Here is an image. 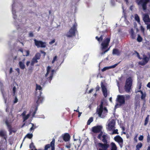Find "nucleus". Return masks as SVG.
<instances>
[{
  "instance_id": "obj_56",
  "label": "nucleus",
  "mask_w": 150,
  "mask_h": 150,
  "mask_svg": "<svg viewBox=\"0 0 150 150\" xmlns=\"http://www.w3.org/2000/svg\"><path fill=\"white\" fill-rule=\"evenodd\" d=\"M16 88L15 86H14L13 88V94H15V93H16Z\"/></svg>"
},
{
  "instance_id": "obj_45",
  "label": "nucleus",
  "mask_w": 150,
  "mask_h": 150,
  "mask_svg": "<svg viewBox=\"0 0 150 150\" xmlns=\"http://www.w3.org/2000/svg\"><path fill=\"white\" fill-rule=\"evenodd\" d=\"M42 89V87L40 86L36 85V89L40 90Z\"/></svg>"
},
{
  "instance_id": "obj_11",
  "label": "nucleus",
  "mask_w": 150,
  "mask_h": 150,
  "mask_svg": "<svg viewBox=\"0 0 150 150\" xmlns=\"http://www.w3.org/2000/svg\"><path fill=\"white\" fill-rule=\"evenodd\" d=\"M115 122L114 120L112 119L110 121L108 124V129L110 131L112 129H114L115 128Z\"/></svg>"
},
{
  "instance_id": "obj_2",
  "label": "nucleus",
  "mask_w": 150,
  "mask_h": 150,
  "mask_svg": "<svg viewBox=\"0 0 150 150\" xmlns=\"http://www.w3.org/2000/svg\"><path fill=\"white\" fill-rule=\"evenodd\" d=\"M102 141L104 143H95V145L98 150H108V149L109 147V145L108 143L107 136L106 135H103Z\"/></svg>"
},
{
  "instance_id": "obj_4",
  "label": "nucleus",
  "mask_w": 150,
  "mask_h": 150,
  "mask_svg": "<svg viewBox=\"0 0 150 150\" xmlns=\"http://www.w3.org/2000/svg\"><path fill=\"white\" fill-rule=\"evenodd\" d=\"M103 102L101 101L99 108L97 110V112L99 117L104 118L107 115L108 110L105 107L103 108Z\"/></svg>"
},
{
  "instance_id": "obj_46",
  "label": "nucleus",
  "mask_w": 150,
  "mask_h": 150,
  "mask_svg": "<svg viewBox=\"0 0 150 150\" xmlns=\"http://www.w3.org/2000/svg\"><path fill=\"white\" fill-rule=\"evenodd\" d=\"M146 94H142L141 99L144 100L145 101V98L146 97Z\"/></svg>"
},
{
  "instance_id": "obj_7",
  "label": "nucleus",
  "mask_w": 150,
  "mask_h": 150,
  "mask_svg": "<svg viewBox=\"0 0 150 150\" xmlns=\"http://www.w3.org/2000/svg\"><path fill=\"white\" fill-rule=\"evenodd\" d=\"M77 23L75 22L72 26L71 28L66 35L67 37L71 38L75 36V33L77 31Z\"/></svg>"
},
{
  "instance_id": "obj_25",
  "label": "nucleus",
  "mask_w": 150,
  "mask_h": 150,
  "mask_svg": "<svg viewBox=\"0 0 150 150\" xmlns=\"http://www.w3.org/2000/svg\"><path fill=\"white\" fill-rule=\"evenodd\" d=\"M130 33L131 35L132 38V39H134L135 38V35L134 34V32L133 29H131Z\"/></svg>"
},
{
  "instance_id": "obj_63",
  "label": "nucleus",
  "mask_w": 150,
  "mask_h": 150,
  "mask_svg": "<svg viewBox=\"0 0 150 150\" xmlns=\"http://www.w3.org/2000/svg\"><path fill=\"white\" fill-rule=\"evenodd\" d=\"M30 62L29 61H27L26 63V65L27 66H29V64H30Z\"/></svg>"
},
{
  "instance_id": "obj_27",
  "label": "nucleus",
  "mask_w": 150,
  "mask_h": 150,
  "mask_svg": "<svg viewBox=\"0 0 150 150\" xmlns=\"http://www.w3.org/2000/svg\"><path fill=\"white\" fill-rule=\"evenodd\" d=\"M54 71V70H52V72L50 74V77L47 78V80L49 81L50 83V82L52 79L53 76V72Z\"/></svg>"
},
{
  "instance_id": "obj_17",
  "label": "nucleus",
  "mask_w": 150,
  "mask_h": 150,
  "mask_svg": "<svg viewBox=\"0 0 150 150\" xmlns=\"http://www.w3.org/2000/svg\"><path fill=\"white\" fill-rule=\"evenodd\" d=\"M142 85V83L141 82L139 83L137 86V88L135 90V92L136 93L138 92H140L141 94H144L143 92L140 90Z\"/></svg>"
},
{
  "instance_id": "obj_31",
  "label": "nucleus",
  "mask_w": 150,
  "mask_h": 150,
  "mask_svg": "<svg viewBox=\"0 0 150 150\" xmlns=\"http://www.w3.org/2000/svg\"><path fill=\"white\" fill-rule=\"evenodd\" d=\"M51 67L50 66H48L47 68V73L45 74V76L46 77H47L48 75V74H49V73L50 71V69H51Z\"/></svg>"
},
{
  "instance_id": "obj_23",
  "label": "nucleus",
  "mask_w": 150,
  "mask_h": 150,
  "mask_svg": "<svg viewBox=\"0 0 150 150\" xmlns=\"http://www.w3.org/2000/svg\"><path fill=\"white\" fill-rule=\"evenodd\" d=\"M111 145V150H117V147L115 143L112 142Z\"/></svg>"
},
{
  "instance_id": "obj_59",
  "label": "nucleus",
  "mask_w": 150,
  "mask_h": 150,
  "mask_svg": "<svg viewBox=\"0 0 150 150\" xmlns=\"http://www.w3.org/2000/svg\"><path fill=\"white\" fill-rule=\"evenodd\" d=\"M29 36L30 37H33V34L32 32H30L29 33Z\"/></svg>"
},
{
  "instance_id": "obj_62",
  "label": "nucleus",
  "mask_w": 150,
  "mask_h": 150,
  "mask_svg": "<svg viewBox=\"0 0 150 150\" xmlns=\"http://www.w3.org/2000/svg\"><path fill=\"white\" fill-rule=\"evenodd\" d=\"M93 88L91 89L89 91L88 93H91L93 90Z\"/></svg>"
},
{
  "instance_id": "obj_19",
  "label": "nucleus",
  "mask_w": 150,
  "mask_h": 150,
  "mask_svg": "<svg viewBox=\"0 0 150 150\" xmlns=\"http://www.w3.org/2000/svg\"><path fill=\"white\" fill-rule=\"evenodd\" d=\"M18 64L19 67L21 69L24 70L25 68V66L24 62H19Z\"/></svg>"
},
{
  "instance_id": "obj_47",
  "label": "nucleus",
  "mask_w": 150,
  "mask_h": 150,
  "mask_svg": "<svg viewBox=\"0 0 150 150\" xmlns=\"http://www.w3.org/2000/svg\"><path fill=\"white\" fill-rule=\"evenodd\" d=\"M32 61L33 62H34L35 63H37L38 62V61L37 60V59H35L34 57L32 59Z\"/></svg>"
},
{
  "instance_id": "obj_57",
  "label": "nucleus",
  "mask_w": 150,
  "mask_h": 150,
  "mask_svg": "<svg viewBox=\"0 0 150 150\" xmlns=\"http://www.w3.org/2000/svg\"><path fill=\"white\" fill-rule=\"evenodd\" d=\"M55 42V40H52L51 42H49V44H52L53 43H54Z\"/></svg>"
},
{
  "instance_id": "obj_40",
  "label": "nucleus",
  "mask_w": 150,
  "mask_h": 150,
  "mask_svg": "<svg viewBox=\"0 0 150 150\" xmlns=\"http://www.w3.org/2000/svg\"><path fill=\"white\" fill-rule=\"evenodd\" d=\"M30 148L31 149H34L35 148V146L34 145L33 143L32 142L30 145Z\"/></svg>"
},
{
  "instance_id": "obj_10",
  "label": "nucleus",
  "mask_w": 150,
  "mask_h": 150,
  "mask_svg": "<svg viewBox=\"0 0 150 150\" xmlns=\"http://www.w3.org/2000/svg\"><path fill=\"white\" fill-rule=\"evenodd\" d=\"M101 125H97L92 127V132L94 133H99L101 131L102 129Z\"/></svg>"
},
{
  "instance_id": "obj_1",
  "label": "nucleus",
  "mask_w": 150,
  "mask_h": 150,
  "mask_svg": "<svg viewBox=\"0 0 150 150\" xmlns=\"http://www.w3.org/2000/svg\"><path fill=\"white\" fill-rule=\"evenodd\" d=\"M130 98V96L129 95H117L116 100V103L115 105V108H116L124 105L125 103V100H129Z\"/></svg>"
},
{
  "instance_id": "obj_14",
  "label": "nucleus",
  "mask_w": 150,
  "mask_h": 150,
  "mask_svg": "<svg viewBox=\"0 0 150 150\" xmlns=\"http://www.w3.org/2000/svg\"><path fill=\"white\" fill-rule=\"evenodd\" d=\"M149 61V58L145 55H144V58H143V61L139 62V64L141 65H144L146 64Z\"/></svg>"
},
{
  "instance_id": "obj_20",
  "label": "nucleus",
  "mask_w": 150,
  "mask_h": 150,
  "mask_svg": "<svg viewBox=\"0 0 150 150\" xmlns=\"http://www.w3.org/2000/svg\"><path fill=\"white\" fill-rule=\"evenodd\" d=\"M120 51L117 49H114L113 50L112 54H116L117 55H120Z\"/></svg>"
},
{
  "instance_id": "obj_50",
  "label": "nucleus",
  "mask_w": 150,
  "mask_h": 150,
  "mask_svg": "<svg viewBox=\"0 0 150 150\" xmlns=\"http://www.w3.org/2000/svg\"><path fill=\"white\" fill-rule=\"evenodd\" d=\"M118 64H115L109 67V68H115L117 65Z\"/></svg>"
},
{
  "instance_id": "obj_33",
  "label": "nucleus",
  "mask_w": 150,
  "mask_h": 150,
  "mask_svg": "<svg viewBox=\"0 0 150 150\" xmlns=\"http://www.w3.org/2000/svg\"><path fill=\"white\" fill-rule=\"evenodd\" d=\"M93 121V117H91L89 118V119L88 120L87 122V125H89Z\"/></svg>"
},
{
  "instance_id": "obj_61",
  "label": "nucleus",
  "mask_w": 150,
  "mask_h": 150,
  "mask_svg": "<svg viewBox=\"0 0 150 150\" xmlns=\"http://www.w3.org/2000/svg\"><path fill=\"white\" fill-rule=\"evenodd\" d=\"M16 71L18 72V74H20V69L18 68H17L16 69Z\"/></svg>"
},
{
  "instance_id": "obj_53",
  "label": "nucleus",
  "mask_w": 150,
  "mask_h": 150,
  "mask_svg": "<svg viewBox=\"0 0 150 150\" xmlns=\"http://www.w3.org/2000/svg\"><path fill=\"white\" fill-rule=\"evenodd\" d=\"M135 52L137 54V56L140 59H142V58L140 57V55L138 52L137 51H135Z\"/></svg>"
},
{
  "instance_id": "obj_30",
  "label": "nucleus",
  "mask_w": 150,
  "mask_h": 150,
  "mask_svg": "<svg viewBox=\"0 0 150 150\" xmlns=\"http://www.w3.org/2000/svg\"><path fill=\"white\" fill-rule=\"evenodd\" d=\"M149 116H150L149 115H148L146 117L144 121V125L145 126L149 122Z\"/></svg>"
},
{
  "instance_id": "obj_26",
  "label": "nucleus",
  "mask_w": 150,
  "mask_h": 150,
  "mask_svg": "<svg viewBox=\"0 0 150 150\" xmlns=\"http://www.w3.org/2000/svg\"><path fill=\"white\" fill-rule=\"evenodd\" d=\"M33 137V134H32L28 133L24 137L23 139V141L24 140L25 138L26 137L29 139H31Z\"/></svg>"
},
{
  "instance_id": "obj_52",
  "label": "nucleus",
  "mask_w": 150,
  "mask_h": 150,
  "mask_svg": "<svg viewBox=\"0 0 150 150\" xmlns=\"http://www.w3.org/2000/svg\"><path fill=\"white\" fill-rule=\"evenodd\" d=\"M25 52H26V54L25 55H24V56H29L30 52L29 50H25Z\"/></svg>"
},
{
  "instance_id": "obj_34",
  "label": "nucleus",
  "mask_w": 150,
  "mask_h": 150,
  "mask_svg": "<svg viewBox=\"0 0 150 150\" xmlns=\"http://www.w3.org/2000/svg\"><path fill=\"white\" fill-rule=\"evenodd\" d=\"M30 116V114H28L26 115H25L24 117H23V122L25 121L26 120L28 119L29 117Z\"/></svg>"
},
{
  "instance_id": "obj_51",
  "label": "nucleus",
  "mask_w": 150,
  "mask_h": 150,
  "mask_svg": "<svg viewBox=\"0 0 150 150\" xmlns=\"http://www.w3.org/2000/svg\"><path fill=\"white\" fill-rule=\"evenodd\" d=\"M144 137L143 135H140L139 137V141H142Z\"/></svg>"
},
{
  "instance_id": "obj_16",
  "label": "nucleus",
  "mask_w": 150,
  "mask_h": 150,
  "mask_svg": "<svg viewBox=\"0 0 150 150\" xmlns=\"http://www.w3.org/2000/svg\"><path fill=\"white\" fill-rule=\"evenodd\" d=\"M143 20L146 24L150 22V18L148 14H144L143 17Z\"/></svg>"
},
{
  "instance_id": "obj_49",
  "label": "nucleus",
  "mask_w": 150,
  "mask_h": 150,
  "mask_svg": "<svg viewBox=\"0 0 150 150\" xmlns=\"http://www.w3.org/2000/svg\"><path fill=\"white\" fill-rule=\"evenodd\" d=\"M118 129H114L113 132V133H112V134H118Z\"/></svg>"
},
{
  "instance_id": "obj_41",
  "label": "nucleus",
  "mask_w": 150,
  "mask_h": 150,
  "mask_svg": "<svg viewBox=\"0 0 150 150\" xmlns=\"http://www.w3.org/2000/svg\"><path fill=\"white\" fill-rule=\"evenodd\" d=\"M57 56H54V57L52 61V64L54 63L55 61H56L57 60Z\"/></svg>"
},
{
  "instance_id": "obj_60",
  "label": "nucleus",
  "mask_w": 150,
  "mask_h": 150,
  "mask_svg": "<svg viewBox=\"0 0 150 150\" xmlns=\"http://www.w3.org/2000/svg\"><path fill=\"white\" fill-rule=\"evenodd\" d=\"M18 51H20L22 53H23V50L22 48H21L18 50Z\"/></svg>"
},
{
  "instance_id": "obj_5",
  "label": "nucleus",
  "mask_w": 150,
  "mask_h": 150,
  "mask_svg": "<svg viewBox=\"0 0 150 150\" xmlns=\"http://www.w3.org/2000/svg\"><path fill=\"white\" fill-rule=\"evenodd\" d=\"M43 100V98L41 96V94H35V97L34 100L36 101L37 105L35 108L34 111L32 114L33 117H35V115L36 113L38 110V107L40 103L42 102Z\"/></svg>"
},
{
  "instance_id": "obj_12",
  "label": "nucleus",
  "mask_w": 150,
  "mask_h": 150,
  "mask_svg": "<svg viewBox=\"0 0 150 150\" xmlns=\"http://www.w3.org/2000/svg\"><path fill=\"white\" fill-rule=\"evenodd\" d=\"M5 123L7 125L9 132V135H11L12 132H15V131L12 130L11 125L10 124L8 120H6L5 121Z\"/></svg>"
},
{
  "instance_id": "obj_13",
  "label": "nucleus",
  "mask_w": 150,
  "mask_h": 150,
  "mask_svg": "<svg viewBox=\"0 0 150 150\" xmlns=\"http://www.w3.org/2000/svg\"><path fill=\"white\" fill-rule=\"evenodd\" d=\"M63 140L65 142L69 141L70 139V136L68 133H65L62 134Z\"/></svg>"
},
{
  "instance_id": "obj_29",
  "label": "nucleus",
  "mask_w": 150,
  "mask_h": 150,
  "mask_svg": "<svg viewBox=\"0 0 150 150\" xmlns=\"http://www.w3.org/2000/svg\"><path fill=\"white\" fill-rule=\"evenodd\" d=\"M41 57V54L39 53H36L34 57L35 59H37V60H39L40 59Z\"/></svg>"
},
{
  "instance_id": "obj_39",
  "label": "nucleus",
  "mask_w": 150,
  "mask_h": 150,
  "mask_svg": "<svg viewBox=\"0 0 150 150\" xmlns=\"http://www.w3.org/2000/svg\"><path fill=\"white\" fill-rule=\"evenodd\" d=\"M64 141L63 140L62 137V135H61L59 137L58 140V141L60 143H62Z\"/></svg>"
},
{
  "instance_id": "obj_3",
  "label": "nucleus",
  "mask_w": 150,
  "mask_h": 150,
  "mask_svg": "<svg viewBox=\"0 0 150 150\" xmlns=\"http://www.w3.org/2000/svg\"><path fill=\"white\" fill-rule=\"evenodd\" d=\"M110 40V38H108L104 39L101 44L100 49L102 52L100 54L102 55L104 54L109 51L110 48H108Z\"/></svg>"
},
{
  "instance_id": "obj_28",
  "label": "nucleus",
  "mask_w": 150,
  "mask_h": 150,
  "mask_svg": "<svg viewBox=\"0 0 150 150\" xmlns=\"http://www.w3.org/2000/svg\"><path fill=\"white\" fill-rule=\"evenodd\" d=\"M135 19L139 23H140V18L137 14H136L134 15Z\"/></svg>"
},
{
  "instance_id": "obj_18",
  "label": "nucleus",
  "mask_w": 150,
  "mask_h": 150,
  "mask_svg": "<svg viewBox=\"0 0 150 150\" xmlns=\"http://www.w3.org/2000/svg\"><path fill=\"white\" fill-rule=\"evenodd\" d=\"M115 140L119 143H122L123 140L122 138L119 135H117L114 137Z\"/></svg>"
},
{
  "instance_id": "obj_42",
  "label": "nucleus",
  "mask_w": 150,
  "mask_h": 150,
  "mask_svg": "<svg viewBox=\"0 0 150 150\" xmlns=\"http://www.w3.org/2000/svg\"><path fill=\"white\" fill-rule=\"evenodd\" d=\"M31 124L32 125V127H31L30 129V131H31L33 130L34 129H35L36 128V127H34V124L33 123H31Z\"/></svg>"
},
{
  "instance_id": "obj_35",
  "label": "nucleus",
  "mask_w": 150,
  "mask_h": 150,
  "mask_svg": "<svg viewBox=\"0 0 150 150\" xmlns=\"http://www.w3.org/2000/svg\"><path fill=\"white\" fill-rule=\"evenodd\" d=\"M142 38L140 36V35H138V37L137 39V41L139 42H140L142 41Z\"/></svg>"
},
{
  "instance_id": "obj_22",
  "label": "nucleus",
  "mask_w": 150,
  "mask_h": 150,
  "mask_svg": "<svg viewBox=\"0 0 150 150\" xmlns=\"http://www.w3.org/2000/svg\"><path fill=\"white\" fill-rule=\"evenodd\" d=\"M142 143L141 142L138 143L136 146V150H139L142 147Z\"/></svg>"
},
{
  "instance_id": "obj_55",
  "label": "nucleus",
  "mask_w": 150,
  "mask_h": 150,
  "mask_svg": "<svg viewBox=\"0 0 150 150\" xmlns=\"http://www.w3.org/2000/svg\"><path fill=\"white\" fill-rule=\"evenodd\" d=\"M150 141V135L148 134L147 137V142L148 143H149Z\"/></svg>"
},
{
  "instance_id": "obj_9",
  "label": "nucleus",
  "mask_w": 150,
  "mask_h": 150,
  "mask_svg": "<svg viewBox=\"0 0 150 150\" xmlns=\"http://www.w3.org/2000/svg\"><path fill=\"white\" fill-rule=\"evenodd\" d=\"M35 45L38 48H45L46 47V43L40 40H38L36 39L34 40Z\"/></svg>"
},
{
  "instance_id": "obj_64",
  "label": "nucleus",
  "mask_w": 150,
  "mask_h": 150,
  "mask_svg": "<svg viewBox=\"0 0 150 150\" xmlns=\"http://www.w3.org/2000/svg\"><path fill=\"white\" fill-rule=\"evenodd\" d=\"M147 86L150 88V82H149L147 85Z\"/></svg>"
},
{
  "instance_id": "obj_15",
  "label": "nucleus",
  "mask_w": 150,
  "mask_h": 150,
  "mask_svg": "<svg viewBox=\"0 0 150 150\" xmlns=\"http://www.w3.org/2000/svg\"><path fill=\"white\" fill-rule=\"evenodd\" d=\"M100 85L103 94H107V88L102 81L101 82Z\"/></svg>"
},
{
  "instance_id": "obj_58",
  "label": "nucleus",
  "mask_w": 150,
  "mask_h": 150,
  "mask_svg": "<svg viewBox=\"0 0 150 150\" xmlns=\"http://www.w3.org/2000/svg\"><path fill=\"white\" fill-rule=\"evenodd\" d=\"M26 112L25 111H24L21 114V115L22 116L24 117V116H25L26 114Z\"/></svg>"
},
{
  "instance_id": "obj_38",
  "label": "nucleus",
  "mask_w": 150,
  "mask_h": 150,
  "mask_svg": "<svg viewBox=\"0 0 150 150\" xmlns=\"http://www.w3.org/2000/svg\"><path fill=\"white\" fill-rule=\"evenodd\" d=\"M13 96L14 98V99L13 101V103H17L18 101V99L17 98V97L15 94H14L13 95Z\"/></svg>"
},
{
  "instance_id": "obj_48",
  "label": "nucleus",
  "mask_w": 150,
  "mask_h": 150,
  "mask_svg": "<svg viewBox=\"0 0 150 150\" xmlns=\"http://www.w3.org/2000/svg\"><path fill=\"white\" fill-rule=\"evenodd\" d=\"M109 67H105L104 68H103L102 69V71H106V70L108 69H109Z\"/></svg>"
},
{
  "instance_id": "obj_54",
  "label": "nucleus",
  "mask_w": 150,
  "mask_h": 150,
  "mask_svg": "<svg viewBox=\"0 0 150 150\" xmlns=\"http://www.w3.org/2000/svg\"><path fill=\"white\" fill-rule=\"evenodd\" d=\"M141 30V31L143 33L144 32L145 29L142 26H141L140 27Z\"/></svg>"
},
{
  "instance_id": "obj_37",
  "label": "nucleus",
  "mask_w": 150,
  "mask_h": 150,
  "mask_svg": "<svg viewBox=\"0 0 150 150\" xmlns=\"http://www.w3.org/2000/svg\"><path fill=\"white\" fill-rule=\"evenodd\" d=\"M5 135V133L3 130L0 131V136L1 137H4Z\"/></svg>"
},
{
  "instance_id": "obj_36",
  "label": "nucleus",
  "mask_w": 150,
  "mask_h": 150,
  "mask_svg": "<svg viewBox=\"0 0 150 150\" xmlns=\"http://www.w3.org/2000/svg\"><path fill=\"white\" fill-rule=\"evenodd\" d=\"M99 133H100V134H98V135L97 136V138L98 139H99L100 140H101V137L103 136V132H102V130Z\"/></svg>"
},
{
  "instance_id": "obj_43",
  "label": "nucleus",
  "mask_w": 150,
  "mask_h": 150,
  "mask_svg": "<svg viewBox=\"0 0 150 150\" xmlns=\"http://www.w3.org/2000/svg\"><path fill=\"white\" fill-rule=\"evenodd\" d=\"M138 134H136L134 138V142L136 143L137 142V137Z\"/></svg>"
},
{
  "instance_id": "obj_24",
  "label": "nucleus",
  "mask_w": 150,
  "mask_h": 150,
  "mask_svg": "<svg viewBox=\"0 0 150 150\" xmlns=\"http://www.w3.org/2000/svg\"><path fill=\"white\" fill-rule=\"evenodd\" d=\"M95 38L98 41V42L100 43L102 41L103 38V35H101L99 38L98 36H96Z\"/></svg>"
},
{
  "instance_id": "obj_32",
  "label": "nucleus",
  "mask_w": 150,
  "mask_h": 150,
  "mask_svg": "<svg viewBox=\"0 0 150 150\" xmlns=\"http://www.w3.org/2000/svg\"><path fill=\"white\" fill-rule=\"evenodd\" d=\"M0 85L1 86V90L2 94H4V88L3 84L0 82Z\"/></svg>"
},
{
  "instance_id": "obj_21",
  "label": "nucleus",
  "mask_w": 150,
  "mask_h": 150,
  "mask_svg": "<svg viewBox=\"0 0 150 150\" xmlns=\"http://www.w3.org/2000/svg\"><path fill=\"white\" fill-rule=\"evenodd\" d=\"M3 96L4 100L5 103H6L7 101L9 100V97L8 96L7 94H3Z\"/></svg>"
},
{
  "instance_id": "obj_8",
  "label": "nucleus",
  "mask_w": 150,
  "mask_h": 150,
  "mask_svg": "<svg viewBox=\"0 0 150 150\" xmlns=\"http://www.w3.org/2000/svg\"><path fill=\"white\" fill-rule=\"evenodd\" d=\"M149 0H137V2L139 5H141L143 10L145 11L147 9V4Z\"/></svg>"
},
{
  "instance_id": "obj_44",
  "label": "nucleus",
  "mask_w": 150,
  "mask_h": 150,
  "mask_svg": "<svg viewBox=\"0 0 150 150\" xmlns=\"http://www.w3.org/2000/svg\"><path fill=\"white\" fill-rule=\"evenodd\" d=\"M100 87L98 85H97L96 87L95 88V89L96 90V92L97 91H99L100 90Z\"/></svg>"
},
{
  "instance_id": "obj_6",
  "label": "nucleus",
  "mask_w": 150,
  "mask_h": 150,
  "mask_svg": "<svg viewBox=\"0 0 150 150\" xmlns=\"http://www.w3.org/2000/svg\"><path fill=\"white\" fill-rule=\"evenodd\" d=\"M132 83L133 80L131 77H129L126 79L124 86V89L127 93H130L132 88Z\"/></svg>"
}]
</instances>
